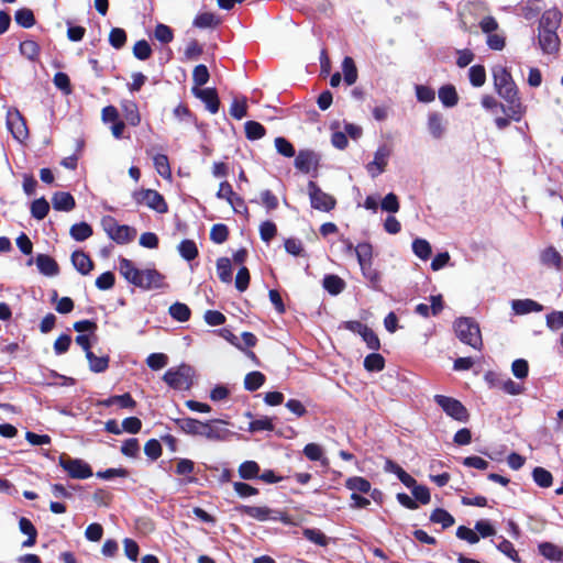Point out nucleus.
<instances>
[{"instance_id":"1","label":"nucleus","mask_w":563,"mask_h":563,"mask_svg":"<svg viewBox=\"0 0 563 563\" xmlns=\"http://www.w3.org/2000/svg\"><path fill=\"white\" fill-rule=\"evenodd\" d=\"M119 269L131 284L143 289H159L164 287V276L156 269H139L132 261L121 258Z\"/></svg>"},{"instance_id":"2","label":"nucleus","mask_w":563,"mask_h":563,"mask_svg":"<svg viewBox=\"0 0 563 563\" xmlns=\"http://www.w3.org/2000/svg\"><path fill=\"white\" fill-rule=\"evenodd\" d=\"M454 331L456 336L465 344L481 351L483 340L479 325L472 318L462 317L455 320Z\"/></svg>"},{"instance_id":"3","label":"nucleus","mask_w":563,"mask_h":563,"mask_svg":"<svg viewBox=\"0 0 563 563\" xmlns=\"http://www.w3.org/2000/svg\"><path fill=\"white\" fill-rule=\"evenodd\" d=\"M492 73L494 87L499 97L505 100L519 96L517 85L506 67L497 65L493 68Z\"/></svg>"},{"instance_id":"4","label":"nucleus","mask_w":563,"mask_h":563,"mask_svg":"<svg viewBox=\"0 0 563 563\" xmlns=\"http://www.w3.org/2000/svg\"><path fill=\"white\" fill-rule=\"evenodd\" d=\"M194 369L191 366L181 364L178 367L169 368L163 376L164 382L177 390H188L192 385Z\"/></svg>"},{"instance_id":"5","label":"nucleus","mask_w":563,"mask_h":563,"mask_svg":"<svg viewBox=\"0 0 563 563\" xmlns=\"http://www.w3.org/2000/svg\"><path fill=\"white\" fill-rule=\"evenodd\" d=\"M102 227L108 236L118 244L130 243L136 235L135 229L125 224H119L112 217L103 218Z\"/></svg>"},{"instance_id":"6","label":"nucleus","mask_w":563,"mask_h":563,"mask_svg":"<svg viewBox=\"0 0 563 563\" xmlns=\"http://www.w3.org/2000/svg\"><path fill=\"white\" fill-rule=\"evenodd\" d=\"M5 123L13 139L19 143H24L29 139V129L22 113L16 108H9L7 111Z\"/></svg>"},{"instance_id":"7","label":"nucleus","mask_w":563,"mask_h":563,"mask_svg":"<svg viewBox=\"0 0 563 563\" xmlns=\"http://www.w3.org/2000/svg\"><path fill=\"white\" fill-rule=\"evenodd\" d=\"M434 401L449 417L454 420L460 422H466L468 420V411L460 400L444 395H435Z\"/></svg>"},{"instance_id":"8","label":"nucleus","mask_w":563,"mask_h":563,"mask_svg":"<svg viewBox=\"0 0 563 563\" xmlns=\"http://www.w3.org/2000/svg\"><path fill=\"white\" fill-rule=\"evenodd\" d=\"M308 195L313 209L329 212L335 207V199L321 190V188L312 180L308 183Z\"/></svg>"},{"instance_id":"9","label":"nucleus","mask_w":563,"mask_h":563,"mask_svg":"<svg viewBox=\"0 0 563 563\" xmlns=\"http://www.w3.org/2000/svg\"><path fill=\"white\" fill-rule=\"evenodd\" d=\"M59 465L68 473L73 478L86 479L92 476V470L82 460L71 459L65 454L59 457Z\"/></svg>"},{"instance_id":"10","label":"nucleus","mask_w":563,"mask_h":563,"mask_svg":"<svg viewBox=\"0 0 563 563\" xmlns=\"http://www.w3.org/2000/svg\"><path fill=\"white\" fill-rule=\"evenodd\" d=\"M133 199L139 205H145L159 213L167 212V203L163 196L153 189H143L133 194Z\"/></svg>"},{"instance_id":"11","label":"nucleus","mask_w":563,"mask_h":563,"mask_svg":"<svg viewBox=\"0 0 563 563\" xmlns=\"http://www.w3.org/2000/svg\"><path fill=\"white\" fill-rule=\"evenodd\" d=\"M227 422L222 419H213L202 423L201 437L211 441H224L233 433L225 428Z\"/></svg>"},{"instance_id":"12","label":"nucleus","mask_w":563,"mask_h":563,"mask_svg":"<svg viewBox=\"0 0 563 563\" xmlns=\"http://www.w3.org/2000/svg\"><path fill=\"white\" fill-rule=\"evenodd\" d=\"M390 155L391 148L388 145L382 144L378 146L374 154V159L366 165V169L373 178L385 172Z\"/></svg>"},{"instance_id":"13","label":"nucleus","mask_w":563,"mask_h":563,"mask_svg":"<svg viewBox=\"0 0 563 563\" xmlns=\"http://www.w3.org/2000/svg\"><path fill=\"white\" fill-rule=\"evenodd\" d=\"M539 260L541 265L547 268L555 269L556 272L563 271V256L552 245L543 249L540 252Z\"/></svg>"},{"instance_id":"14","label":"nucleus","mask_w":563,"mask_h":563,"mask_svg":"<svg viewBox=\"0 0 563 563\" xmlns=\"http://www.w3.org/2000/svg\"><path fill=\"white\" fill-rule=\"evenodd\" d=\"M240 512L258 521H267L271 519L280 520L283 522L288 521L284 516L272 517L273 510L265 506H241Z\"/></svg>"},{"instance_id":"15","label":"nucleus","mask_w":563,"mask_h":563,"mask_svg":"<svg viewBox=\"0 0 563 563\" xmlns=\"http://www.w3.org/2000/svg\"><path fill=\"white\" fill-rule=\"evenodd\" d=\"M539 45L543 53L553 54L559 51L560 38L556 31L539 30Z\"/></svg>"},{"instance_id":"16","label":"nucleus","mask_w":563,"mask_h":563,"mask_svg":"<svg viewBox=\"0 0 563 563\" xmlns=\"http://www.w3.org/2000/svg\"><path fill=\"white\" fill-rule=\"evenodd\" d=\"M317 165L318 156L312 151L301 150L296 155L295 167L305 174L310 173V170L314 168Z\"/></svg>"},{"instance_id":"17","label":"nucleus","mask_w":563,"mask_h":563,"mask_svg":"<svg viewBox=\"0 0 563 563\" xmlns=\"http://www.w3.org/2000/svg\"><path fill=\"white\" fill-rule=\"evenodd\" d=\"M192 93L206 103L207 109L211 113H217L219 110V98L214 89L212 88H192Z\"/></svg>"},{"instance_id":"18","label":"nucleus","mask_w":563,"mask_h":563,"mask_svg":"<svg viewBox=\"0 0 563 563\" xmlns=\"http://www.w3.org/2000/svg\"><path fill=\"white\" fill-rule=\"evenodd\" d=\"M562 13L556 9L552 8L542 14L539 22V30H552L556 31L560 26Z\"/></svg>"},{"instance_id":"19","label":"nucleus","mask_w":563,"mask_h":563,"mask_svg":"<svg viewBox=\"0 0 563 563\" xmlns=\"http://www.w3.org/2000/svg\"><path fill=\"white\" fill-rule=\"evenodd\" d=\"M511 308L516 314L540 312L543 306L532 299H516L511 301Z\"/></svg>"},{"instance_id":"20","label":"nucleus","mask_w":563,"mask_h":563,"mask_svg":"<svg viewBox=\"0 0 563 563\" xmlns=\"http://www.w3.org/2000/svg\"><path fill=\"white\" fill-rule=\"evenodd\" d=\"M71 263L81 275H88L93 268V262L82 251H75L71 254Z\"/></svg>"},{"instance_id":"21","label":"nucleus","mask_w":563,"mask_h":563,"mask_svg":"<svg viewBox=\"0 0 563 563\" xmlns=\"http://www.w3.org/2000/svg\"><path fill=\"white\" fill-rule=\"evenodd\" d=\"M38 271L45 276H56L58 274V265L54 258L46 254H38L35 258Z\"/></svg>"},{"instance_id":"22","label":"nucleus","mask_w":563,"mask_h":563,"mask_svg":"<svg viewBox=\"0 0 563 563\" xmlns=\"http://www.w3.org/2000/svg\"><path fill=\"white\" fill-rule=\"evenodd\" d=\"M52 205L55 210L70 211L75 208V199L69 192L58 191L52 197Z\"/></svg>"},{"instance_id":"23","label":"nucleus","mask_w":563,"mask_h":563,"mask_svg":"<svg viewBox=\"0 0 563 563\" xmlns=\"http://www.w3.org/2000/svg\"><path fill=\"white\" fill-rule=\"evenodd\" d=\"M428 130L432 137L439 140L445 133L443 117L439 112H432L428 115Z\"/></svg>"},{"instance_id":"24","label":"nucleus","mask_w":563,"mask_h":563,"mask_svg":"<svg viewBox=\"0 0 563 563\" xmlns=\"http://www.w3.org/2000/svg\"><path fill=\"white\" fill-rule=\"evenodd\" d=\"M507 102L506 106V114L510 120L520 121L523 114L526 113V106L522 104L520 97L516 96L511 99H505Z\"/></svg>"},{"instance_id":"25","label":"nucleus","mask_w":563,"mask_h":563,"mask_svg":"<svg viewBox=\"0 0 563 563\" xmlns=\"http://www.w3.org/2000/svg\"><path fill=\"white\" fill-rule=\"evenodd\" d=\"M178 429L190 435H201L202 423L194 418H181L175 421Z\"/></svg>"},{"instance_id":"26","label":"nucleus","mask_w":563,"mask_h":563,"mask_svg":"<svg viewBox=\"0 0 563 563\" xmlns=\"http://www.w3.org/2000/svg\"><path fill=\"white\" fill-rule=\"evenodd\" d=\"M121 106L126 122L132 126L139 125L141 122V115L139 112L137 104L132 100H125L122 102Z\"/></svg>"},{"instance_id":"27","label":"nucleus","mask_w":563,"mask_h":563,"mask_svg":"<svg viewBox=\"0 0 563 563\" xmlns=\"http://www.w3.org/2000/svg\"><path fill=\"white\" fill-rule=\"evenodd\" d=\"M19 528L22 533L27 536L22 545L25 548L33 547L36 542L37 531L31 520L25 517L20 518Z\"/></svg>"},{"instance_id":"28","label":"nucleus","mask_w":563,"mask_h":563,"mask_svg":"<svg viewBox=\"0 0 563 563\" xmlns=\"http://www.w3.org/2000/svg\"><path fill=\"white\" fill-rule=\"evenodd\" d=\"M323 288L333 296L341 294L345 288V282L338 275H325L322 282Z\"/></svg>"},{"instance_id":"29","label":"nucleus","mask_w":563,"mask_h":563,"mask_svg":"<svg viewBox=\"0 0 563 563\" xmlns=\"http://www.w3.org/2000/svg\"><path fill=\"white\" fill-rule=\"evenodd\" d=\"M538 549L539 553L549 561L558 562L563 558V550L551 542H542Z\"/></svg>"},{"instance_id":"30","label":"nucleus","mask_w":563,"mask_h":563,"mask_svg":"<svg viewBox=\"0 0 563 563\" xmlns=\"http://www.w3.org/2000/svg\"><path fill=\"white\" fill-rule=\"evenodd\" d=\"M439 99L446 108H452L457 104L459 96L456 89L452 85L442 86L439 89Z\"/></svg>"},{"instance_id":"31","label":"nucleus","mask_w":563,"mask_h":563,"mask_svg":"<svg viewBox=\"0 0 563 563\" xmlns=\"http://www.w3.org/2000/svg\"><path fill=\"white\" fill-rule=\"evenodd\" d=\"M495 545L498 549V551H500L508 559H510L515 563H521V559L518 552L516 551L514 544L509 540L505 539L504 537H498Z\"/></svg>"},{"instance_id":"32","label":"nucleus","mask_w":563,"mask_h":563,"mask_svg":"<svg viewBox=\"0 0 563 563\" xmlns=\"http://www.w3.org/2000/svg\"><path fill=\"white\" fill-rule=\"evenodd\" d=\"M92 228L87 222L75 223L69 230L70 236L77 242L86 241L92 235Z\"/></svg>"},{"instance_id":"33","label":"nucleus","mask_w":563,"mask_h":563,"mask_svg":"<svg viewBox=\"0 0 563 563\" xmlns=\"http://www.w3.org/2000/svg\"><path fill=\"white\" fill-rule=\"evenodd\" d=\"M345 487L356 494H367L369 493L372 485L364 477L352 476L345 481Z\"/></svg>"},{"instance_id":"34","label":"nucleus","mask_w":563,"mask_h":563,"mask_svg":"<svg viewBox=\"0 0 563 563\" xmlns=\"http://www.w3.org/2000/svg\"><path fill=\"white\" fill-rule=\"evenodd\" d=\"M260 465L255 461H245L239 466V476L242 479H255L260 476Z\"/></svg>"},{"instance_id":"35","label":"nucleus","mask_w":563,"mask_h":563,"mask_svg":"<svg viewBox=\"0 0 563 563\" xmlns=\"http://www.w3.org/2000/svg\"><path fill=\"white\" fill-rule=\"evenodd\" d=\"M342 71L344 76V81L346 85L351 86L357 80V69L355 63L352 57L346 56L342 62Z\"/></svg>"},{"instance_id":"36","label":"nucleus","mask_w":563,"mask_h":563,"mask_svg":"<svg viewBox=\"0 0 563 563\" xmlns=\"http://www.w3.org/2000/svg\"><path fill=\"white\" fill-rule=\"evenodd\" d=\"M412 252L420 260L427 261L431 256L432 249L427 240L417 238L412 242Z\"/></svg>"},{"instance_id":"37","label":"nucleus","mask_w":563,"mask_h":563,"mask_svg":"<svg viewBox=\"0 0 563 563\" xmlns=\"http://www.w3.org/2000/svg\"><path fill=\"white\" fill-rule=\"evenodd\" d=\"M354 252L356 254L360 266L372 264L373 247L369 243L363 242L355 246Z\"/></svg>"},{"instance_id":"38","label":"nucleus","mask_w":563,"mask_h":563,"mask_svg":"<svg viewBox=\"0 0 563 563\" xmlns=\"http://www.w3.org/2000/svg\"><path fill=\"white\" fill-rule=\"evenodd\" d=\"M89 368L93 373H103L109 366V356H96L91 351L86 355Z\"/></svg>"},{"instance_id":"39","label":"nucleus","mask_w":563,"mask_h":563,"mask_svg":"<svg viewBox=\"0 0 563 563\" xmlns=\"http://www.w3.org/2000/svg\"><path fill=\"white\" fill-rule=\"evenodd\" d=\"M532 478L534 483L542 488H548L553 483L552 474L548 470L540 466L533 468Z\"/></svg>"},{"instance_id":"40","label":"nucleus","mask_w":563,"mask_h":563,"mask_svg":"<svg viewBox=\"0 0 563 563\" xmlns=\"http://www.w3.org/2000/svg\"><path fill=\"white\" fill-rule=\"evenodd\" d=\"M177 249L179 255L186 261H192L198 256V249L192 240H183Z\"/></svg>"},{"instance_id":"41","label":"nucleus","mask_w":563,"mask_h":563,"mask_svg":"<svg viewBox=\"0 0 563 563\" xmlns=\"http://www.w3.org/2000/svg\"><path fill=\"white\" fill-rule=\"evenodd\" d=\"M169 314L176 321L186 322L189 320L191 311L187 305L175 302L169 307Z\"/></svg>"},{"instance_id":"42","label":"nucleus","mask_w":563,"mask_h":563,"mask_svg":"<svg viewBox=\"0 0 563 563\" xmlns=\"http://www.w3.org/2000/svg\"><path fill=\"white\" fill-rule=\"evenodd\" d=\"M220 24V19L211 12H203L196 16L194 25L199 29L214 27Z\"/></svg>"},{"instance_id":"43","label":"nucleus","mask_w":563,"mask_h":563,"mask_svg":"<svg viewBox=\"0 0 563 563\" xmlns=\"http://www.w3.org/2000/svg\"><path fill=\"white\" fill-rule=\"evenodd\" d=\"M217 273L221 282L231 283L232 265L228 257H220L217 261Z\"/></svg>"},{"instance_id":"44","label":"nucleus","mask_w":563,"mask_h":563,"mask_svg":"<svg viewBox=\"0 0 563 563\" xmlns=\"http://www.w3.org/2000/svg\"><path fill=\"white\" fill-rule=\"evenodd\" d=\"M430 520L434 523H440L444 529L453 526L455 521L453 516L442 508L433 510Z\"/></svg>"},{"instance_id":"45","label":"nucleus","mask_w":563,"mask_h":563,"mask_svg":"<svg viewBox=\"0 0 563 563\" xmlns=\"http://www.w3.org/2000/svg\"><path fill=\"white\" fill-rule=\"evenodd\" d=\"M265 383V376L261 372H251L244 378V388L250 391H255Z\"/></svg>"},{"instance_id":"46","label":"nucleus","mask_w":563,"mask_h":563,"mask_svg":"<svg viewBox=\"0 0 563 563\" xmlns=\"http://www.w3.org/2000/svg\"><path fill=\"white\" fill-rule=\"evenodd\" d=\"M49 211V205L45 198L35 199L31 205V214L36 220H43Z\"/></svg>"},{"instance_id":"47","label":"nucleus","mask_w":563,"mask_h":563,"mask_svg":"<svg viewBox=\"0 0 563 563\" xmlns=\"http://www.w3.org/2000/svg\"><path fill=\"white\" fill-rule=\"evenodd\" d=\"M14 20L24 29H30L35 24V18L32 10L26 8L19 9L14 14Z\"/></svg>"},{"instance_id":"48","label":"nucleus","mask_w":563,"mask_h":563,"mask_svg":"<svg viewBox=\"0 0 563 563\" xmlns=\"http://www.w3.org/2000/svg\"><path fill=\"white\" fill-rule=\"evenodd\" d=\"M303 454L310 461H320L323 465L328 464V460L323 456L322 448L317 443H308L303 448Z\"/></svg>"},{"instance_id":"49","label":"nucleus","mask_w":563,"mask_h":563,"mask_svg":"<svg viewBox=\"0 0 563 563\" xmlns=\"http://www.w3.org/2000/svg\"><path fill=\"white\" fill-rule=\"evenodd\" d=\"M153 163L155 166L156 172L163 177V178H170L172 170L168 162V157L164 154H157L153 158Z\"/></svg>"},{"instance_id":"50","label":"nucleus","mask_w":563,"mask_h":563,"mask_svg":"<svg viewBox=\"0 0 563 563\" xmlns=\"http://www.w3.org/2000/svg\"><path fill=\"white\" fill-rule=\"evenodd\" d=\"M363 276L369 282L373 289H380V274L378 271L372 267V264L360 266Z\"/></svg>"},{"instance_id":"51","label":"nucleus","mask_w":563,"mask_h":563,"mask_svg":"<svg viewBox=\"0 0 563 563\" xmlns=\"http://www.w3.org/2000/svg\"><path fill=\"white\" fill-rule=\"evenodd\" d=\"M385 366L384 357L378 353L368 354L364 360V367L368 372H379Z\"/></svg>"},{"instance_id":"52","label":"nucleus","mask_w":563,"mask_h":563,"mask_svg":"<svg viewBox=\"0 0 563 563\" xmlns=\"http://www.w3.org/2000/svg\"><path fill=\"white\" fill-rule=\"evenodd\" d=\"M468 77L472 86L482 87L486 81V71L484 66L474 65L468 69Z\"/></svg>"},{"instance_id":"53","label":"nucleus","mask_w":563,"mask_h":563,"mask_svg":"<svg viewBox=\"0 0 563 563\" xmlns=\"http://www.w3.org/2000/svg\"><path fill=\"white\" fill-rule=\"evenodd\" d=\"M109 43L115 49L122 48L126 43V33L121 27H113L109 34Z\"/></svg>"},{"instance_id":"54","label":"nucleus","mask_w":563,"mask_h":563,"mask_svg":"<svg viewBox=\"0 0 563 563\" xmlns=\"http://www.w3.org/2000/svg\"><path fill=\"white\" fill-rule=\"evenodd\" d=\"M274 143L278 154L285 157H294L296 155L294 145L287 139L278 136Z\"/></svg>"},{"instance_id":"55","label":"nucleus","mask_w":563,"mask_h":563,"mask_svg":"<svg viewBox=\"0 0 563 563\" xmlns=\"http://www.w3.org/2000/svg\"><path fill=\"white\" fill-rule=\"evenodd\" d=\"M245 134L249 140H260L265 135V128L256 121H247Z\"/></svg>"},{"instance_id":"56","label":"nucleus","mask_w":563,"mask_h":563,"mask_svg":"<svg viewBox=\"0 0 563 563\" xmlns=\"http://www.w3.org/2000/svg\"><path fill=\"white\" fill-rule=\"evenodd\" d=\"M229 230L225 224L217 223L211 228L210 240L217 244H222L227 241Z\"/></svg>"},{"instance_id":"57","label":"nucleus","mask_w":563,"mask_h":563,"mask_svg":"<svg viewBox=\"0 0 563 563\" xmlns=\"http://www.w3.org/2000/svg\"><path fill=\"white\" fill-rule=\"evenodd\" d=\"M303 537L320 547L328 545V538L319 529L307 528L303 530Z\"/></svg>"},{"instance_id":"58","label":"nucleus","mask_w":563,"mask_h":563,"mask_svg":"<svg viewBox=\"0 0 563 563\" xmlns=\"http://www.w3.org/2000/svg\"><path fill=\"white\" fill-rule=\"evenodd\" d=\"M380 208L383 211L389 213L398 212L400 208L398 197L394 192H389L383 198L380 202Z\"/></svg>"},{"instance_id":"59","label":"nucleus","mask_w":563,"mask_h":563,"mask_svg":"<svg viewBox=\"0 0 563 563\" xmlns=\"http://www.w3.org/2000/svg\"><path fill=\"white\" fill-rule=\"evenodd\" d=\"M133 54L137 59L146 60L152 55V48L145 40H141L134 44Z\"/></svg>"},{"instance_id":"60","label":"nucleus","mask_w":563,"mask_h":563,"mask_svg":"<svg viewBox=\"0 0 563 563\" xmlns=\"http://www.w3.org/2000/svg\"><path fill=\"white\" fill-rule=\"evenodd\" d=\"M20 52L23 56L33 60L37 57L40 48L36 42L26 40L20 44Z\"/></svg>"},{"instance_id":"61","label":"nucleus","mask_w":563,"mask_h":563,"mask_svg":"<svg viewBox=\"0 0 563 563\" xmlns=\"http://www.w3.org/2000/svg\"><path fill=\"white\" fill-rule=\"evenodd\" d=\"M249 430L251 432H258V431H273L274 424L271 418L268 417H262L258 419H255L250 422Z\"/></svg>"},{"instance_id":"62","label":"nucleus","mask_w":563,"mask_h":563,"mask_svg":"<svg viewBox=\"0 0 563 563\" xmlns=\"http://www.w3.org/2000/svg\"><path fill=\"white\" fill-rule=\"evenodd\" d=\"M209 70L207 66L200 64L197 65L192 71V80L197 88L206 85L209 80Z\"/></svg>"},{"instance_id":"63","label":"nucleus","mask_w":563,"mask_h":563,"mask_svg":"<svg viewBox=\"0 0 563 563\" xmlns=\"http://www.w3.org/2000/svg\"><path fill=\"white\" fill-rule=\"evenodd\" d=\"M486 44L490 49L501 51L506 45V37L503 32H495L487 35Z\"/></svg>"},{"instance_id":"64","label":"nucleus","mask_w":563,"mask_h":563,"mask_svg":"<svg viewBox=\"0 0 563 563\" xmlns=\"http://www.w3.org/2000/svg\"><path fill=\"white\" fill-rule=\"evenodd\" d=\"M547 327L552 330L556 331L563 328V311H552L551 313L547 314Z\"/></svg>"}]
</instances>
